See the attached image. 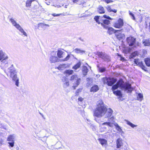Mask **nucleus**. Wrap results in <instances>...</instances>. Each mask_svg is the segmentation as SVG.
Instances as JSON below:
<instances>
[{
  "instance_id": "f257e3e1",
  "label": "nucleus",
  "mask_w": 150,
  "mask_h": 150,
  "mask_svg": "<svg viewBox=\"0 0 150 150\" xmlns=\"http://www.w3.org/2000/svg\"><path fill=\"white\" fill-rule=\"evenodd\" d=\"M118 88L122 90L127 91L128 93H131L133 90L131 84L127 82L125 83L122 79H120L115 84L112 86V90L113 91Z\"/></svg>"
},
{
  "instance_id": "f03ea898",
  "label": "nucleus",
  "mask_w": 150,
  "mask_h": 150,
  "mask_svg": "<svg viewBox=\"0 0 150 150\" xmlns=\"http://www.w3.org/2000/svg\"><path fill=\"white\" fill-rule=\"evenodd\" d=\"M106 107L101 100L98 101L97 107L94 110L93 116L97 117H101L105 115L106 112Z\"/></svg>"
},
{
  "instance_id": "7ed1b4c3",
  "label": "nucleus",
  "mask_w": 150,
  "mask_h": 150,
  "mask_svg": "<svg viewBox=\"0 0 150 150\" xmlns=\"http://www.w3.org/2000/svg\"><path fill=\"white\" fill-rule=\"evenodd\" d=\"M103 17L105 19L100 18V21L102 22H101L100 24L104 28L107 29L108 28L107 25H108L110 23V20H112V19L106 15H104Z\"/></svg>"
},
{
  "instance_id": "20e7f679",
  "label": "nucleus",
  "mask_w": 150,
  "mask_h": 150,
  "mask_svg": "<svg viewBox=\"0 0 150 150\" xmlns=\"http://www.w3.org/2000/svg\"><path fill=\"white\" fill-rule=\"evenodd\" d=\"M108 122H105L102 124V125H106L111 127H113L114 125L117 128L118 131H120L121 129L120 126L117 123L114 124L115 121L114 120V117H113L109 118L108 119Z\"/></svg>"
},
{
  "instance_id": "39448f33",
  "label": "nucleus",
  "mask_w": 150,
  "mask_h": 150,
  "mask_svg": "<svg viewBox=\"0 0 150 150\" xmlns=\"http://www.w3.org/2000/svg\"><path fill=\"white\" fill-rule=\"evenodd\" d=\"M126 40L129 46L136 47L137 46H139V43L136 41V38L132 36L127 37Z\"/></svg>"
},
{
  "instance_id": "423d86ee",
  "label": "nucleus",
  "mask_w": 150,
  "mask_h": 150,
  "mask_svg": "<svg viewBox=\"0 0 150 150\" xmlns=\"http://www.w3.org/2000/svg\"><path fill=\"white\" fill-rule=\"evenodd\" d=\"M70 81L73 83L74 85L73 86L74 89H75L80 83L81 81V79L78 78L77 75H72L71 77Z\"/></svg>"
},
{
  "instance_id": "0eeeda50",
  "label": "nucleus",
  "mask_w": 150,
  "mask_h": 150,
  "mask_svg": "<svg viewBox=\"0 0 150 150\" xmlns=\"http://www.w3.org/2000/svg\"><path fill=\"white\" fill-rule=\"evenodd\" d=\"M96 54L105 61L109 62L110 61V56L107 55L104 52H97Z\"/></svg>"
},
{
  "instance_id": "6e6552de",
  "label": "nucleus",
  "mask_w": 150,
  "mask_h": 150,
  "mask_svg": "<svg viewBox=\"0 0 150 150\" xmlns=\"http://www.w3.org/2000/svg\"><path fill=\"white\" fill-rule=\"evenodd\" d=\"M117 81L116 79L113 78H106L104 81L105 83H106L109 86H112Z\"/></svg>"
},
{
  "instance_id": "1a4fd4ad",
  "label": "nucleus",
  "mask_w": 150,
  "mask_h": 150,
  "mask_svg": "<svg viewBox=\"0 0 150 150\" xmlns=\"http://www.w3.org/2000/svg\"><path fill=\"white\" fill-rule=\"evenodd\" d=\"M7 71L10 73V76L17 73L16 70L13 64L11 65V66L7 69Z\"/></svg>"
},
{
  "instance_id": "9d476101",
  "label": "nucleus",
  "mask_w": 150,
  "mask_h": 150,
  "mask_svg": "<svg viewBox=\"0 0 150 150\" xmlns=\"http://www.w3.org/2000/svg\"><path fill=\"white\" fill-rule=\"evenodd\" d=\"M10 77L12 80L15 82L16 85L18 87L19 86V78L17 77V74H13L10 76Z\"/></svg>"
},
{
  "instance_id": "9b49d317",
  "label": "nucleus",
  "mask_w": 150,
  "mask_h": 150,
  "mask_svg": "<svg viewBox=\"0 0 150 150\" xmlns=\"http://www.w3.org/2000/svg\"><path fill=\"white\" fill-rule=\"evenodd\" d=\"M1 62L2 66L5 68H7L9 66H10L12 64L11 63V61L7 60V59H3L1 61Z\"/></svg>"
},
{
  "instance_id": "f8f14e48",
  "label": "nucleus",
  "mask_w": 150,
  "mask_h": 150,
  "mask_svg": "<svg viewBox=\"0 0 150 150\" xmlns=\"http://www.w3.org/2000/svg\"><path fill=\"white\" fill-rule=\"evenodd\" d=\"M134 62L137 65L140 67L143 70H145V67L143 65L142 61H140L138 59H134Z\"/></svg>"
},
{
  "instance_id": "ddd939ff",
  "label": "nucleus",
  "mask_w": 150,
  "mask_h": 150,
  "mask_svg": "<svg viewBox=\"0 0 150 150\" xmlns=\"http://www.w3.org/2000/svg\"><path fill=\"white\" fill-rule=\"evenodd\" d=\"M123 21L121 18H119L118 22L114 25V26L116 28H120L123 25Z\"/></svg>"
},
{
  "instance_id": "4468645a",
  "label": "nucleus",
  "mask_w": 150,
  "mask_h": 150,
  "mask_svg": "<svg viewBox=\"0 0 150 150\" xmlns=\"http://www.w3.org/2000/svg\"><path fill=\"white\" fill-rule=\"evenodd\" d=\"M8 56L2 50L0 51V61H2L3 59H7Z\"/></svg>"
},
{
  "instance_id": "2eb2a0df",
  "label": "nucleus",
  "mask_w": 150,
  "mask_h": 150,
  "mask_svg": "<svg viewBox=\"0 0 150 150\" xmlns=\"http://www.w3.org/2000/svg\"><path fill=\"white\" fill-rule=\"evenodd\" d=\"M106 112L105 113V118L109 117H111L112 112V110L110 108L107 109L106 107Z\"/></svg>"
},
{
  "instance_id": "dca6fc26",
  "label": "nucleus",
  "mask_w": 150,
  "mask_h": 150,
  "mask_svg": "<svg viewBox=\"0 0 150 150\" xmlns=\"http://www.w3.org/2000/svg\"><path fill=\"white\" fill-rule=\"evenodd\" d=\"M8 18H9V21L12 23L13 25L15 26L16 28H17V27L19 26L20 25L18 24L13 19L9 16Z\"/></svg>"
},
{
  "instance_id": "f3484780",
  "label": "nucleus",
  "mask_w": 150,
  "mask_h": 150,
  "mask_svg": "<svg viewBox=\"0 0 150 150\" xmlns=\"http://www.w3.org/2000/svg\"><path fill=\"white\" fill-rule=\"evenodd\" d=\"M120 30V32H117L115 34V36H116L117 38L119 40H120L121 39H123L125 37V35L124 34L120 33L121 30Z\"/></svg>"
},
{
  "instance_id": "a211bd4d",
  "label": "nucleus",
  "mask_w": 150,
  "mask_h": 150,
  "mask_svg": "<svg viewBox=\"0 0 150 150\" xmlns=\"http://www.w3.org/2000/svg\"><path fill=\"white\" fill-rule=\"evenodd\" d=\"M116 143V147L117 149L121 148L123 145L122 140L120 138H118L117 139Z\"/></svg>"
},
{
  "instance_id": "6ab92c4d",
  "label": "nucleus",
  "mask_w": 150,
  "mask_h": 150,
  "mask_svg": "<svg viewBox=\"0 0 150 150\" xmlns=\"http://www.w3.org/2000/svg\"><path fill=\"white\" fill-rule=\"evenodd\" d=\"M108 33L109 34V35H111L113 33H115L117 32H120V30H114L113 28L111 27H108Z\"/></svg>"
},
{
  "instance_id": "aec40b11",
  "label": "nucleus",
  "mask_w": 150,
  "mask_h": 150,
  "mask_svg": "<svg viewBox=\"0 0 150 150\" xmlns=\"http://www.w3.org/2000/svg\"><path fill=\"white\" fill-rule=\"evenodd\" d=\"M15 138V136L14 134H11L8 136L7 140L9 142H14Z\"/></svg>"
},
{
  "instance_id": "412c9836",
  "label": "nucleus",
  "mask_w": 150,
  "mask_h": 150,
  "mask_svg": "<svg viewBox=\"0 0 150 150\" xmlns=\"http://www.w3.org/2000/svg\"><path fill=\"white\" fill-rule=\"evenodd\" d=\"M122 52L127 54L130 52L131 50V47H122Z\"/></svg>"
},
{
  "instance_id": "4be33fe9",
  "label": "nucleus",
  "mask_w": 150,
  "mask_h": 150,
  "mask_svg": "<svg viewBox=\"0 0 150 150\" xmlns=\"http://www.w3.org/2000/svg\"><path fill=\"white\" fill-rule=\"evenodd\" d=\"M59 59L56 56H51L50 57V61L51 63H55L58 61Z\"/></svg>"
},
{
  "instance_id": "5701e85b",
  "label": "nucleus",
  "mask_w": 150,
  "mask_h": 150,
  "mask_svg": "<svg viewBox=\"0 0 150 150\" xmlns=\"http://www.w3.org/2000/svg\"><path fill=\"white\" fill-rule=\"evenodd\" d=\"M98 11L99 13H104L105 10L104 8L101 6L99 5L98 8Z\"/></svg>"
},
{
  "instance_id": "b1692460",
  "label": "nucleus",
  "mask_w": 150,
  "mask_h": 150,
  "mask_svg": "<svg viewBox=\"0 0 150 150\" xmlns=\"http://www.w3.org/2000/svg\"><path fill=\"white\" fill-rule=\"evenodd\" d=\"M98 140L100 142V143L103 146L107 144V141L106 140L104 139L99 138Z\"/></svg>"
},
{
  "instance_id": "393cba45",
  "label": "nucleus",
  "mask_w": 150,
  "mask_h": 150,
  "mask_svg": "<svg viewBox=\"0 0 150 150\" xmlns=\"http://www.w3.org/2000/svg\"><path fill=\"white\" fill-rule=\"evenodd\" d=\"M103 18V16L100 17V16H96L94 18V19L96 23L98 24L101 23L100 18Z\"/></svg>"
},
{
  "instance_id": "a878e982",
  "label": "nucleus",
  "mask_w": 150,
  "mask_h": 150,
  "mask_svg": "<svg viewBox=\"0 0 150 150\" xmlns=\"http://www.w3.org/2000/svg\"><path fill=\"white\" fill-rule=\"evenodd\" d=\"M99 89V88L97 85H94L91 88L90 91L91 92H95L97 91Z\"/></svg>"
},
{
  "instance_id": "bb28decb",
  "label": "nucleus",
  "mask_w": 150,
  "mask_h": 150,
  "mask_svg": "<svg viewBox=\"0 0 150 150\" xmlns=\"http://www.w3.org/2000/svg\"><path fill=\"white\" fill-rule=\"evenodd\" d=\"M88 71V69L87 67L86 66H83L82 68V72L83 75L84 76L87 74V73Z\"/></svg>"
},
{
  "instance_id": "cd10ccee",
  "label": "nucleus",
  "mask_w": 150,
  "mask_h": 150,
  "mask_svg": "<svg viewBox=\"0 0 150 150\" xmlns=\"http://www.w3.org/2000/svg\"><path fill=\"white\" fill-rule=\"evenodd\" d=\"M139 54V53L137 51H135L131 54L129 56V58L130 59H133L136 56H138Z\"/></svg>"
},
{
  "instance_id": "c85d7f7f",
  "label": "nucleus",
  "mask_w": 150,
  "mask_h": 150,
  "mask_svg": "<svg viewBox=\"0 0 150 150\" xmlns=\"http://www.w3.org/2000/svg\"><path fill=\"white\" fill-rule=\"evenodd\" d=\"M16 28L18 29L23 34V35L26 36H27V35L26 33L24 31V30L20 25L17 27V28Z\"/></svg>"
},
{
  "instance_id": "c756f323",
  "label": "nucleus",
  "mask_w": 150,
  "mask_h": 150,
  "mask_svg": "<svg viewBox=\"0 0 150 150\" xmlns=\"http://www.w3.org/2000/svg\"><path fill=\"white\" fill-rule=\"evenodd\" d=\"M35 0H27L26 2L25 6L27 7H30L33 1Z\"/></svg>"
},
{
  "instance_id": "7c9ffc66",
  "label": "nucleus",
  "mask_w": 150,
  "mask_h": 150,
  "mask_svg": "<svg viewBox=\"0 0 150 150\" xmlns=\"http://www.w3.org/2000/svg\"><path fill=\"white\" fill-rule=\"evenodd\" d=\"M113 93L116 95L121 97L122 96V94L121 91L119 90H117L116 91H114Z\"/></svg>"
},
{
  "instance_id": "2f4dec72",
  "label": "nucleus",
  "mask_w": 150,
  "mask_h": 150,
  "mask_svg": "<svg viewBox=\"0 0 150 150\" xmlns=\"http://www.w3.org/2000/svg\"><path fill=\"white\" fill-rule=\"evenodd\" d=\"M67 65L66 64H62L60 65L57 67L59 70H62L67 67Z\"/></svg>"
},
{
  "instance_id": "473e14b6",
  "label": "nucleus",
  "mask_w": 150,
  "mask_h": 150,
  "mask_svg": "<svg viewBox=\"0 0 150 150\" xmlns=\"http://www.w3.org/2000/svg\"><path fill=\"white\" fill-rule=\"evenodd\" d=\"M143 96L142 94L141 93H139L137 96V100H138L141 101L143 100Z\"/></svg>"
},
{
  "instance_id": "72a5a7b5",
  "label": "nucleus",
  "mask_w": 150,
  "mask_h": 150,
  "mask_svg": "<svg viewBox=\"0 0 150 150\" xmlns=\"http://www.w3.org/2000/svg\"><path fill=\"white\" fill-rule=\"evenodd\" d=\"M81 64V62H79L72 67V69L75 70H76L80 67Z\"/></svg>"
},
{
  "instance_id": "f704fd0d",
  "label": "nucleus",
  "mask_w": 150,
  "mask_h": 150,
  "mask_svg": "<svg viewBox=\"0 0 150 150\" xmlns=\"http://www.w3.org/2000/svg\"><path fill=\"white\" fill-rule=\"evenodd\" d=\"M65 73L66 74V76H68L72 74H73L74 71L72 70H68L65 71Z\"/></svg>"
},
{
  "instance_id": "c9c22d12",
  "label": "nucleus",
  "mask_w": 150,
  "mask_h": 150,
  "mask_svg": "<svg viewBox=\"0 0 150 150\" xmlns=\"http://www.w3.org/2000/svg\"><path fill=\"white\" fill-rule=\"evenodd\" d=\"M143 44L145 46H149L150 45L149 41L148 40H146L143 42Z\"/></svg>"
},
{
  "instance_id": "e433bc0d",
  "label": "nucleus",
  "mask_w": 150,
  "mask_h": 150,
  "mask_svg": "<svg viewBox=\"0 0 150 150\" xmlns=\"http://www.w3.org/2000/svg\"><path fill=\"white\" fill-rule=\"evenodd\" d=\"M125 121L126 122V123L132 128H134V127L137 126V125H134L127 120H125Z\"/></svg>"
},
{
  "instance_id": "4c0bfd02",
  "label": "nucleus",
  "mask_w": 150,
  "mask_h": 150,
  "mask_svg": "<svg viewBox=\"0 0 150 150\" xmlns=\"http://www.w3.org/2000/svg\"><path fill=\"white\" fill-rule=\"evenodd\" d=\"M63 52L61 50H58L57 53V56L58 57L61 58L62 57V55L63 54Z\"/></svg>"
},
{
  "instance_id": "58836bf2",
  "label": "nucleus",
  "mask_w": 150,
  "mask_h": 150,
  "mask_svg": "<svg viewBox=\"0 0 150 150\" xmlns=\"http://www.w3.org/2000/svg\"><path fill=\"white\" fill-rule=\"evenodd\" d=\"M145 62L147 66H150V59L146 58L145 59Z\"/></svg>"
},
{
  "instance_id": "ea45409f",
  "label": "nucleus",
  "mask_w": 150,
  "mask_h": 150,
  "mask_svg": "<svg viewBox=\"0 0 150 150\" xmlns=\"http://www.w3.org/2000/svg\"><path fill=\"white\" fill-rule=\"evenodd\" d=\"M15 142H8L9 144L8 146L9 147H13L14 146Z\"/></svg>"
},
{
  "instance_id": "a19ab883",
  "label": "nucleus",
  "mask_w": 150,
  "mask_h": 150,
  "mask_svg": "<svg viewBox=\"0 0 150 150\" xmlns=\"http://www.w3.org/2000/svg\"><path fill=\"white\" fill-rule=\"evenodd\" d=\"M69 85V83L68 81H65L63 87L64 88H66Z\"/></svg>"
},
{
  "instance_id": "79ce46f5",
  "label": "nucleus",
  "mask_w": 150,
  "mask_h": 150,
  "mask_svg": "<svg viewBox=\"0 0 150 150\" xmlns=\"http://www.w3.org/2000/svg\"><path fill=\"white\" fill-rule=\"evenodd\" d=\"M129 14L131 16L132 18V19L133 20H135V17L134 16V14L132 13L130 11H129Z\"/></svg>"
},
{
  "instance_id": "37998d69",
  "label": "nucleus",
  "mask_w": 150,
  "mask_h": 150,
  "mask_svg": "<svg viewBox=\"0 0 150 150\" xmlns=\"http://www.w3.org/2000/svg\"><path fill=\"white\" fill-rule=\"evenodd\" d=\"M99 70L101 72H103L105 71V69L104 67H99Z\"/></svg>"
},
{
  "instance_id": "c03bdc74",
  "label": "nucleus",
  "mask_w": 150,
  "mask_h": 150,
  "mask_svg": "<svg viewBox=\"0 0 150 150\" xmlns=\"http://www.w3.org/2000/svg\"><path fill=\"white\" fill-rule=\"evenodd\" d=\"M82 89H77L75 93L76 96H78L79 95V92H80L81 91Z\"/></svg>"
},
{
  "instance_id": "a18cd8bd",
  "label": "nucleus",
  "mask_w": 150,
  "mask_h": 150,
  "mask_svg": "<svg viewBox=\"0 0 150 150\" xmlns=\"http://www.w3.org/2000/svg\"><path fill=\"white\" fill-rule=\"evenodd\" d=\"M70 56L69 54H68L67 55V56L66 57V58H65L64 59V60H63V61H67L68 60H69V58H70Z\"/></svg>"
},
{
  "instance_id": "49530a36",
  "label": "nucleus",
  "mask_w": 150,
  "mask_h": 150,
  "mask_svg": "<svg viewBox=\"0 0 150 150\" xmlns=\"http://www.w3.org/2000/svg\"><path fill=\"white\" fill-rule=\"evenodd\" d=\"M106 8L107 10L109 12H111V11H112V9L111 8L110 6H108V7H106Z\"/></svg>"
},
{
  "instance_id": "de8ad7c7",
  "label": "nucleus",
  "mask_w": 150,
  "mask_h": 150,
  "mask_svg": "<svg viewBox=\"0 0 150 150\" xmlns=\"http://www.w3.org/2000/svg\"><path fill=\"white\" fill-rule=\"evenodd\" d=\"M44 26V23H40L38 24V27H41L42 28Z\"/></svg>"
},
{
  "instance_id": "09e8293b",
  "label": "nucleus",
  "mask_w": 150,
  "mask_h": 150,
  "mask_svg": "<svg viewBox=\"0 0 150 150\" xmlns=\"http://www.w3.org/2000/svg\"><path fill=\"white\" fill-rule=\"evenodd\" d=\"M52 15L54 17L59 16V14H56L55 13L52 14Z\"/></svg>"
},
{
  "instance_id": "8fccbe9b",
  "label": "nucleus",
  "mask_w": 150,
  "mask_h": 150,
  "mask_svg": "<svg viewBox=\"0 0 150 150\" xmlns=\"http://www.w3.org/2000/svg\"><path fill=\"white\" fill-rule=\"evenodd\" d=\"M83 99L81 97L79 98H78V100L79 101L82 102L83 100Z\"/></svg>"
},
{
  "instance_id": "3c124183",
  "label": "nucleus",
  "mask_w": 150,
  "mask_h": 150,
  "mask_svg": "<svg viewBox=\"0 0 150 150\" xmlns=\"http://www.w3.org/2000/svg\"><path fill=\"white\" fill-rule=\"evenodd\" d=\"M3 141L2 139H0V146H1L2 144V143Z\"/></svg>"
},
{
  "instance_id": "603ef678",
  "label": "nucleus",
  "mask_w": 150,
  "mask_h": 150,
  "mask_svg": "<svg viewBox=\"0 0 150 150\" xmlns=\"http://www.w3.org/2000/svg\"><path fill=\"white\" fill-rule=\"evenodd\" d=\"M112 11L114 13H116L117 11L116 10H115V9H112V11H111V12H112Z\"/></svg>"
},
{
  "instance_id": "864d4df0",
  "label": "nucleus",
  "mask_w": 150,
  "mask_h": 150,
  "mask_svg": "<svg viewBox=\"0 0 150 150\" xmlns=\"http://www.w3.org/2000/svg\"><path fill=\"white\" fill-rule=\"evenodd\" d=\"M78 39L81 40V41L82 42L84 41V40L83 39H82L81 37L79 38H78Z\"/></svg>"
},
{
  "instance_id": "5fc2aeb1",
  "label": "nucleus",
  "mask_w": 150,
  "mask_h": 150,
  "mask_svg": "<svg viewBox=\"0 0 150 150\" xmlns=\"http://www.w3.org/2000/svg\"><path fill=\"white\" fill-rule=\"evenodd\" d=\"M72 1L74 3H76L78 1V0H72Z\"/></svg>"
},
{
  "instance_id": "6e6d98bb",
  "label": "nucleus",
  "mask_w": 150,
  "mask_h": 150,
  "mask_svg": "<svg viewBox=\"0 0 150 150\" xmlns=\"http://www.w3.org/2000/svg\"><path fill=\"white\" fill-rule=\"evenodd\" d=\"M40 114L42 116V117H43L44 118V117H43L44 115H43V114L41 113H40Z\"/></svg>"
},
{
  "instance_id": "4d7b16f0",
  "label": "nucleus",
  "mask_w": 150,
  "mask_h": 150,
  "mask_svg": "<svg viewBox=\"0 0 150 150\" xmlns=\"http://www.w3.org/2000/svg\"><path fill=\"white\" fill-rule=\"evenodd\" d=\"M67 5H65V6L64 7L66 8H67Z\"/></svg>"
},
{
  "instance_id": "13d9d810",
  "label": "nucleus",
  "mask_w": 150,
  "mask_h": 150,
  "mask_svg": "<svg viewBox=\"0 0 150 150\" xmlns=\"http://www.w3.org/2000/svg\"><path fill=\"white\" fill-rule=\"evenodd\" d=\"M57 7L58 8H59V7H61V6L59 5L58 6H57Z\"/></svg>"
},
{
  "instance_id": "bf43d9fd",
  "label": "nucleus",
  "mask_w": 150,
  "mask_h": 150,
  "mask_svg": "<svg viewBox=\"0 0 150 150\" xmlns=\"http://www.w3.org/2000/svg\"><path fill=\"white\" fill-rule=\"evenodd\" d=\"M2 124H0V127H1L2 126Z\"/></svg>"
},
{
  "instance_id": "052dcab7",
  "label": "nucleus",
  "mask_w": 150,
  "mask_h": 150,
  "mask_svg": "<svg viewBox=\"0 0 150 150\" xmlns=\"http://www.w3.org/2000/svg\"><path fill=\"white\" fill-rule=\"evenodd\" d=\"M44 25H45V26H47V24H44Z\"/></svg>"
},
{
  "instance_id": "680f3d73",
  "label": "nucleus",
  "mask_w": 150,
  "mask_h": 150,
  "mask_svg": "<svg viewBox=\"0 0 150 150\" xmlns=\"http://www.w3.org/2000/svg\"><path fill=\"white\" fill-rule=\"evenodd\" d=\"M149 32H150V23H149Z\"/></svg>"
},
{
  "instance_id": "e2e57ef3",
  "label": "nucleus",
  "mask_w": 150,
  "mask_h": 150,
  "mask_svg": "<svg viewBox=\"0 0 150 150\" xmlns=\"http://www.w3.org/2000/svg\"><path fill=\"white\" fill-rule=\"evenodd\" d=\"M122 150H128L127 148L126 149H122Z\"/></svg>"
},
{
  "instance_id": "0e129e2a",
  "label": "nucleus",
  "mask_w": 150,
  "mask_h": 150,
  "mask_svg": "<svg viewBox=\"0 0 150 150\" xmlns=\"http://www.w3.org/2000/svg\"><path fill=\"white\" fill-rule=\"evenodd\" d=\"M89 78H87V81H88V80H89Z\"/></svg>"
},
{
  "instance_id": "69168bd1",
  "label": "nucleus",
  "mask_w": 150,
  "mask_h": 150,
  "mask_svg": "<svg viewBox=\"0 0 150 150\" xmlns=\"http://www.w3.org/2000/svg\"><path fill=\"white\" fill-rule=\"evenodd\" d=\"M2 135V133H0V136H1Z\"/></svg>"
},
{
  "instance_id": "338daca9",
  "label": "nucleus",
  "mask_w": 150,
  "mask_h": 150,
  "mask_svg": "<svg viewBox=\"0 0 150 150\" xmlns=\"http://www.w3.org/2000/svg\"><path fill=\"white\" fill-rule=\"evenodd\" d=\"M124 58L122 57V61H123V60H124Z\"/></svg>"
},
{
  "instance_id": "774afa93",
  "label": "nucleus",
  "mask_w": 150,
  "mask_h": 150,
  "mask_svg": "<svg viewBox=\"0 0 150 150\" xmlns=\"http://www.w3.org/2000/svg\"><path fill=\"white\" fill-rule=\"evenodd\" d=\"M47 26H49V25H48V24H47Z\"/></svg>"
}]
</instances>
